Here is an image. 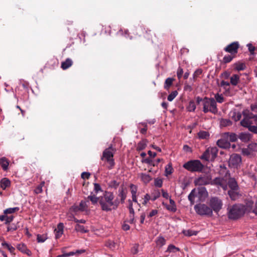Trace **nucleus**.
Masks as SVG:
<instances>
[{"label": "nucleus", "instance_id": "e433bc0d", "mask_svg": "<svg viewBox=\"0 0 257 257\" xmlns=\"http://www.w3.org/2000/svg\"><path fill=\"white\" fill-rule=\"evenodd\" d=\"M180 250L179 248L176 247L175 245L173 244H170L167 249L166 250V252H176L177 251H179Z\"/></svg>", "mask_w": 257, "mask_h": 257}, {"label": "nucleus", "instance_id": "6ab92c4d", "mask_svg": "<svg viewBox=\"0 0 257 257\" xmlns=\"http://www.w3.org/2000/svg\"><path fill=\"white\" fill-rule=\"evenodd\" d=\"M223 137L231 142H234L237 140V135L233 133H225L223 134Z\"/></svg>", "mask_w": 257, "mask_h": 257}, {"label": "nucleus", "instance_id": "338daca9", "mask_svg": "<svg viewBox=\"0 0 257 257\" xmlns=\"http://www.w3.org/2000/svg\"><path fill=\"white\" fill-rule=\"evenodd\" d=\"M17 228H18V227L16 226V225H15L14 224H12L9 225L7 227V231H15V230H17Z\"/></svg>", "mask_w": 257, "mask_h": 257}, {"label": "nucleus", "instance_id": "a878e982", "mask_svg": "<svg viewBox=\"0 0 257 257\" xmlns=\"http://www.w3.org/2000/svg\"><path fill=\"white\" fill-rule=\"evenodd\" d=\"M11 185V181L7 178H4L1 180V187L3 190H5L7 188Z\"/></svg>", "mask_w": 257, "mask_h": 257}, {"label": "nucleus", "instance_id": "680f3d73", "mask_svg": "<svg viewBox=\"0 0 257 257\" xmlns=\"http://www.w3.org/2000/svg\"><path fill=\"white\" fill-rule=\"evenodd\" d=\"M183 74V70L181 67H179L178 68L177 72V77L179 79H181V78Z\"/></svg>", "mask_w": 257, "mask_h": 257}, {"label": "nucleus", "instance_id": "c756f323", "mask_svg": "<svg viewBox=\"0 0 257 257\" xmlns=\"http://www.w3.org/2000/svg\"><path fill=\"white\" fill-rule=\"evenodd\" d=\"M173 78H167L165 81L164 87L165 89L168 90L172 85L173 82L174 81Z\"/></svg>", "mask_w": 257, "mask_h": 257}, {"label": "nucleus", "instance_id": "864d4df0", "mask_svg": "<svg viewBox=\"0 0 257 257\" xmlns=\"http://www.w3.org/2000/svg\"><path fill=\"white\" fill-rule=\"evenodd\" d=\"M139 29L141 30L142 31L143 30H145V32H146V35L145 36V37L148 39V40H150L151 39V38L150 37V36L151 35V30H146L145 28H142V27H140L139 28Z\"/></svg>", "mask_w": 257, "mask_h": 257}, {"label": "nucleus", "instance_id": "0eeeda50", "mask_svg": "<svg viewBox=\"0 0 257 257\" xmlns=\"http://www.w3.org/2000/svg\"><path fill=\"white\" fill-rule=\"evenodd\" d=\"M209 204L212 210L217 213L222 208L223 203L219 198L213 197L210 199Z\"/></svg>", "mask_w": 257, "mask_h": 257}, {"label": "nucleus", "instance_id": "052dcab7", "mask_svg": "<svg viewBox=\"0 0 257 257\" xmlns=\"http://www.w3.org/2000/svg\"><path fill=\"white\" fill-rule=\"evenodd\" d=\"M230 85V83L227 81H225L224 80H222L219 84L220 87H224V89H226V87L229 86Z\"/></svg>", "mask_w": 257, "mask_h": 257}, {"label": "nucleus", "instance_id": "39448f33", "mask_svg": "<svg viewBox=\"0 0 257 257\" xmlns=\"http://www.w3.org/2000/svg\"><path fill=\"white\" fill-rule=\"evenodd\" d=\"M194 209L196 212L200 215L212 216L213 215L212 209L205 204L196 205L194 206Z\"/></svg>", "mask_w": 257, "mask_h": 257}, {"label": "nucleus", "instance_id": "4c0bfd02", "mask_svg": "<svg viewBox=\"0 0 257 257\" xmlns=\"http://www.w3.org/2000/svg\"><path fill=\"white\" fill-rule=\"evenodd\" d=\"M141 179L144 183L147 184L152 180V178L149 175L143 173L141 174Z\"/></svg>", "mask_w": 257, "mask_h": 257}, {"label": "nucleus", "instance_id": "3c124183", "mask_svg": "<svg viewBox=\"0 0 257 257\" xmlns=\"http://www.w3.org/2000/svg\"><path fill=\"white\" fill-rule=\"evenodd\" d=\"M119 183L115 180L111 181L109 183V186L111 188L116 189L119 186Z\"/></svg>", "mask_w": 257, "mask_h": 257}, {"label": "nucleus", "instance_id": "de8ad7c7", "mask_svg": "<svg viewBox=\"0 0 257 257\" xmlns=\"http://www.w3.org/2000/svg\"><path fill=\"white\" fill-rule=\"evenodd\" d=\"M47 238L46 234H43L37 235V239L38 242H44Z\"/></svg>", "mask_w": 257, "mask_h": 257}, {"label": "nucleus", "instance_id": "4d7b16f0", "mask_svg": "<svg viewBox=\"0 0 257 257\" xmlns=\"http://www.w3.org/2000/svg\"><path fill=\"white\" fill-rule=\"evenodd\" d=\"M198 193L200 196H206L207 194V192L205 187H202L199 189Z\"/></svg>", "mask_w": 257, "mask_h": 257}, {"label": "nucleus", "instance_id": "1a4fd4ad", "mask_svg": "<svg viewBox=\"0 0 257 257\" xmlns=\"http://www.w3.org/2000/svg\"><path fill=\"white\" fill-rule=\"evenodd\" d=\"M241 163V157L240 155L237 154H232L229 158L228 164L229 167L237 168L240 166Z\"/></svg>", "mask_w": 257, "mask_h": 257}, {"label": "nucleus", "instance_id": "a19ab883", "mask_svg": "<svg viewBox=\"0 0 257 257\" xmlns=\"http://www.w3.org/2000/svg\"><path fill=\"white\" fill-rule=\"evenodd\" d=\"M19 210V208L18 207H14V208H9L4 210V214H12Z\"/></svg>", "mask_w": 257, "mask_h": 257}, {"label": "nucleus", "instance_id": "7ed1b4c3", "mask_svg": "<svg viewBox=\"0 0 257 257\" xmlns=\"http://www.w3.org/2000/svg\"><path fill=\"white\" fill-rule=\"evenodd\" d=\"M202 106V111L204 113L210 112L216 114L218 112L217 103L214 98L208 97H204Z\"/></svg>", "mask_w": 257, "mask_h": 257}, {"label": "nucleus", "instance_id": "f704fd0d", "mask_svg": "<svg viewBox=\"0 0 257 257\" xmlns=\"http://www.w3.org/2000/svg\"><path fill=\"white\" fill-rule=\"evenodd\" d=\"M182 233L185 235L188 236H191L192 235H196L198 232L196 231L192 230L191 229L183 230Z\"/></svg>", "mask_w": 257, "mask_h": 257}, {"label": "nucleus", "instance_id": "09e8293b", "mask_svg": "<svg viewBox=\"0 0 257 257\" xmlns=\"http://www.w3.org/2000/svg\"><path fill=\"white\" fill-rule=\"evenodd\" d=\"M146 144L145 141H142L139 143L137 147V150L138 151H142L145 149L146 147Z\"/></svg>", "mask_w": 257, "mask_h": 257}, {"label": "nucleus", "instance_id": "f3484780", "mask_svg": "<svg viewBox=\"0 0 257 257\" xmlns=\"http://www.w3.org/2000/svg\"><path fill=\"white\" fill-rule=\"evenodd\" d=\"M232 67L235 71H240L246 69V66L244 62L238 61L232 65Z\"/></svg>", "mask_w": 257, "mask_h": 257}, {"label": "nucleus", "instance_id": "a211bd4d", "mask_svg": "<svg viewBox=\"0 0 257 257\" xmlns=\"http://www.w3.org/2000/svg\"><path fill=\"white\" fill-rule=\"evenodd\" d=\"M217 145L222 148H227L229 147L230 144L226 138H223L218 140L217 142Z\"/></svg>", "mask_w": 257, "mask_h": 257}, {"label": "nucleus", "instance_id": "a18cd8bd", "mask_svg": "<svg viewBox=\"0 0 257 257\" xmlns=\"http://www.w3.org/2000/svg\"><path fill=\"white\" fill-rule=\"evenodd\" d=\"M221 125L223 126H230L232 125V122L228 119H222L220 121Z\"/></svg>", "mask_w": 257, "mask_h": 257}, {"label": "nucleus", "instance_id": "79ce46f5", "mask_svg": "<svg viewBox=\"0 0 257 257\" xmlns=\"http://www.w3.org/2000/svg\"><path fill=\"white\" fill-rule=\"evenodd\" d=\"M173 169L172 166V164H168L165 167L166 175L168 176L171 175L173 173Z\"/></svg>", "mask_w": 257, "mask_h": 257}, {"label": "nucleus", "instance_id": "4be33fe9", "mask_svg": "<svg viewBox=\"0 0 257 257\" xmlns=\"http://www.w3.org/2000/svg\"><path fill=\"white\" fill-rule=\"evenodd\" d=\"M73 64V61L70 58H67L64 61L61 63V67L63 70H66L70 67Z\"/></svg>", "mask_w": 257, "mask_h": 257}, {"label": "nucleus", "instance_id": "ddd939ff", "mask_svg": "<svg viewBox=\"0 0 257 257\" xmlns=\"http://www.w3.org/2000/svg\"><path fill=\"white\" fill-rule=\"evenodd\" d=\"M86 250L83 249H77L76 251H70L69 252H65L62 250L63 253L58 255V257H69L74 255H79L80 254L85 252Z\"/></svg>", "mask_w": 257, "mask_h": 257}, {"label": "nucleus", "instance_id": "ea45409f", "mask_svg": "<svg viewBox=\"0 0 257 257\" xmlns=\"http://www.w3.org/2000/svg\"><path fill=\"white\" fill-rule=\"evenodd\" d=\"M195 189H193L191 191V192L190 193V194L188 195V200L190 201V203L191 205H193L195 203L194 199L195 197Z\"/></svg>", "mask_w": 257, "mask_h": 257}, {"label": "nucleus", "instance_id": "f03ea898", "mask_svg": "<svg viewBox=\"0 0 257 257\" xmlns=\"http://www.w3.org/2000/svg\"><path fill=\"white\" fill-rule=\"evenodd\" d=\"M247 211V208L244 205L235 204L228 210V217L229 219L235 220L242 216Z\"/></svg>", "mask_w": 257, "mask_h": 257}, {"label": "nucleus", "instance_id": "6e6d98bb", "mask_svg": "<svg viewBox=\"0 0 257 257\" xmlns=\"http://www.w3.org/2000/svg\"><path fill=\"white\" fill-rule=\"evenodd\" d=\"M160 196V192L159 190L155 191L154 193H153V197L151 198L152 200L154 201L157 198H158Z\"/></svg>", "mask_w": 257, "mask_h": 257}, {"label": "nucleus", "instance_id": "6e6552de", "mask_svg": "<svg viewBox=\"0 0 257 257\" xmlns=\"http://www.w3.org/2000/svg\"><path fill=\"white\" fill-rule=\"evenodd\" d=\"M211 183V176L209 174L201 175L194 180L196 186H204L210 184Z\"/></svg>", "mask_w": 257, "mask_h": 257}, {"label": "nucleus", "instance_id": "7c9ffc66", "mask_svg": "<svg viewBox=\"0 0 257 257\" xmlns=\"http://www.w3.org/2000/svg\"><path fill=\"white\" fill-rule=\"evenodd\" d=\"M240 139L243 142H247L250 139V135L247 133H241L238 136Z\"/></svg>", "mask_w": 257, "mask_h": 257}, {"label": "nucleus", "instance_id": "dca6fc26", "mask_svg": "<svg viewBox=\"0 0 257 257\" xmlns=\"http://www.w3.org/2000/svg\"><path fill=\"white\" fill-rule=\"evenodd\" d=\"M17 248L22 253L26 254L28 256H31V251L27 248L26 245L24 243H20L18 244Z\"/></svg>", "mask_w": 257, "mask_h": 257}, {"label": "nucleus", "instance_id": "72a5a7b5", "mask_svg": "<svg viewBox=\"0 0 257 257\" xmlns=\"http://www.w3.org/2000/svg\"><path fill=\"white\" fill-rule=\"evenodd\" d=\"M237 190H230L228 191V194L232 200H235L238 197V193Z\"/></svg>", "mask_w": 257, "mask_h": 257}, {"label": "nucleus", "instance_id": "f8f14e48", "mask_svg": "<svg viewBox=\"0 0 257 257\" xmlns=\"http://www.w3.org/2000/svg\"><path fill=\"white\" fill-rule=\"evenodd\" d=\"M118 197L120 198V202L121 204L124 203V201L126 198V195L127 193V190L126 188L124 187L123 185H121L120 187L119 188L118 191Z\"/></svg>", "mask_w": 257, "mask_h": 257}, {"label": "nucleus", "instance_id": "f257e3e1", "mask_svg": "<svg viewBox=\"0 0 257 257\" xmlns=\"http://www.w3.org/2000/svg\"><path fill=\"white\" fill-rule=\"evenodd\" d=\"M114 195L112 192L105 191L102 196L99 197V204L102 210L108 212L115 210L119 205L118 198L114 200Z\"/></svg>", "mask_w": 257, "mask_h": 257}, {"label": "nucleus", "instance_id": "c9c22d12", "mask_svg": "<svg viewBox=\"0 0 257 257\" xmlns=\"http://www.w3.org/2000/svg\"><path fill=\"white\" fill-rule=\"evenodd\" d=\"M88 200L81 201L79 206L80 211H84L88 207Z\"/></svg>", "mask_w": 257, "mask_h": 257}, {"label": "nucleus", "instance_id": "b1692460", "mask_svg": "<svg viewBox=\"0 0 257 257\" xmlns=\"http://www.w3.org/2000/svg\"><path fill=\"white\" fill-rule=\"evenodd\" d=\"M240 81V76L238 74H233L230 78V83L233 86H236Z\"/></svg>", "mask_w": 257, "mask_h": 257}, {"label": "nucleus", "instance_id": "58836bf2", "mask_svg": "<svg viewBox=\"0 0 257 257\" xmlns=\"http://www.w3.org/2000/svg\"><path fill=\"white\" fill-rule=\"evenodd\" d=\"M162 204L163 206H165L166 209L170 211H172L173 212H176L177 208L176 207V205H168L165 202H163Z\"/></svg>", "mask_w": 257, "mask_h": 257}, {"label": "nucleus", "instance_id": "49530a36", "mask_svg": "<svg viewBox=\"0 0 257 257\" xmlns=\"http://www.w3.org/2000/svg\"><path fill=\"white\" fill-rule=\"evenodd\" d=\"M178 92L176 90L172 91L167 97V99L169 101H172L178 95Z\"/></svg>", "mask_w": 257, "mask_h": 257}, {"label": "nucleus", "instance_id": "393cba45", "mask_svg": "<svg viewBox=\"0 0 257 257\" xmlns=\"http://www.w3.org/2000/svg\"><path fill=\"white\" fill-rule=\"evenodd\" d=\"M235 57V55L231 54L226 55L224 56L222 60H220V62L221 64H227L230 63Z\"/></svg>", "mask_w": 257, "mask_h": 257}, {"label": "nucleus", "instance_id": "13d9d810", "mask_svg": "<svg viewBox=\"0 0 257 257\" xmlns=\"http://www.w3.org/2000/svg\"><path fill=\"white\" fill-rule=\"evenodd\" d=\"M130 189L132 195H136L137 192V187L134 184H131Z\"/></svg>", "mask_w": 257, "mask_h": 257}, {"label": "nucleus", "instance_id": "9d476101", "mask_svg": "<svg viewBox=\"0 0 257 257\" xmlns=\"http://www.w3.org/2000/svg\"><path fill=\"white\" fill-rule=\"evenodd\" d=\"M239 47V44L238 42H233L231 44L227 45L224 48V50L229 54L235 55L238 52V50Z\"/></svg>", "mask_w": 257, "mask_h": 257}, {"label": "nucleus", "instance_id": "e2e57ef3", "mask_svg": "<svg viewBox=\"0 0 257 257\" xmlns=\"http://www.w3.org/2000/svg\"><path fill=\"white\" fill-rule=\"evenodd\" d=\"M230 73L228 71H225L221 74L220 77L225 79H227L230 77Z\"/></svg>", "mask_w": 257, "mask_h": 257}, {"label": "nucleus", "instance_id": "2f4dec72", "mask_svg": "<svg viewBox=\"0 0 257 257\" xmlns=\"http://www.w3.org/2000/svg\"><path fill=\"white\" fill-rule=\"evenodd\" d=\"M198 137L200 139H207L209 138V134L206 131H200L198 133Z\"/></svg>", "mask_w": 257, "mask_h": 257}, {"label": "nucleus", "instance_id": "473e14b6", "mask_svg": "<svg viewBox=\"0 0 257 257\" xmlns=\"http://www.w3.org/2000/svg\"><path fill=\"white\" fill-rule=\"evenodd\" d=\"M196 108L195 102L193 100H191L189 102V104L187 107L188 111L193 112L195 110Z\"/></svg>", "mask_w": 257, "mask_h": 257}, {"label": "nucleus", "instance_id": "20e7f679", "mask_svg": "<svg viewBox=\"0 0 257 257\" xmlns=\"http://www.w3.org/2000/svg\"><path fill=\"white\" fill-rule=\"evenodd\" d=\"M183 167L191 172H201L204 166L199 160H192L184 163Z\"/></svg>", "mask_w": 257, "mask_h": 257}, {"label": "nucleus", "instance_id": "cd10ccee", "mask_svg": "<svg viewBox=\"0 0 257 257\" xmlns=\"http://www.w3.org/2000/svg\"><path fill=\"white\" fill-rule=\"evenodd\" d=\"M75 229L77 232L81 233H86L88 232L87 227H85L84 226L77 224L75 226Z\"/></svg>", "mask_w": 257, "mask_h": 257}, {"label": "nucleus", "instance_id": "5701e85b", "mask_svg": "<svg viewBox=\"0 0 257 257\" xmlns=\"http://www.w3.org/2000/svg\"><path fill=\"white\" fill-rule=\"evenodd\" d=\"M241 115L240 112H237L235 110L231 111L229 113L230 116L235 121L239 120L241 118Z\"/></svg>", "mask_w": 257, "mask_h": 257}, {"label": "nucleus", "instance_id": "c03bdc74", "mask_svg": "<svg viewBox=\"0 0 257 257\" xmlns=\"http://www.w3.org/2000/svg\"><path fill=\"white\" fill-rule=\"evenodd\" d=\"M165 243H166L165 239L162 236L159 237L157 238V240H156V244L159 247H162L163 245H164L165 244Z\"/></svg>", "mask_w": 257, "mask_h": 257}, {"label": "nucleus", "instance_id": "c85d7f7f", "mask_svg": "<svg viewBox=\"0 0 257 257\" xmlns=\"http://www.w3.org/2000/svg\"><path fill=\"white\" fill-rule=\"evenodd\" d=\"M86 200H88V202L90 201L93 205H95L98 202L99 203V197H97L95 195H91L86 198Z\"/></svg>", "mask_w": 257, "mask_h": 257}, {"label": "nucleus", "instance_id": "412c9836", "mask_svg": "<svg viewBox=\"0 0 257 257\" xmlns=\"http://www.w3.org/2000/svg\"><path fill=\"white\" fill-rule=\"evenodd\" d=\"M228 185L230 190H237L238 189L237 182L233 178H230L229 179Z\"/></svg>", "mask_w": 257, "mask_h": 257}, {"label": "nucleus", "instance_id": "774afa93", "mask_svg": "<svg viewBox=\"0 0 257 257\" xmlns=\"http://www.w3.org/2000/svg\"><path fill=\"white\" fill-rule=\"evenodd\" d=\"M151 199V197H150V196L148 194H146L145 196H144V198H143V202H142V204L143 205H146L147 202L149 201V200Z\"/></svg>", "mask_w": 257, "mask_h": 257}, {"label": "nucleus", "instance_id": "603ef678", "mask_svg": "<svg viewBox=\"0 0 257 257\" xmlns=\"http://www.w3.org/2000/svg\"><path fill=\"white\" fill-rule=\"evenodd\" d=\"M70 211L76 214L78 212L80 211V209L78 205H74L70 208Z\"/></svg>", "mask_w": 257, "mask_h": 257}, {"label": "nucleus", "instance_id": "37998d69", "mask_svg": "<svg viewBox=\"0 0 257 257\" xmlns=\"http://www.w3.org/2000/svg\"><path fill=\"white\" fill-rule=\"evenodd\" d=\"M214 99L216 101V102H217L218 103H221L224 101V98L222 94H220L219 93H216L214 96Z\"/></svg>", "mask_w": 257, "mask_h": 257}, {"label": "nucleus", "instance_id": "9b49d317", "mask_svg": "<svg viewBox=\"0 0 257 257\" xmlns=\"http://www.w3.org/2000/svg\"><path fill=\"white\" fill-rule=\"evenodd\" d=\"M101 160L103 162L102 166L106 167L109 170L113 169L114 167L115 162L114 159L101 157Z\"/></svg>", "mask_w": 257, "mask_h": 257}, {"label": "nucleus", "instance_id": "aec40b11", "mask_svg": "<svg viewBox=\"0 0 257 257\" xmlns=\"http://www.w3.org/2000/svg\"><path fill=\"white\" fill-rule=\"evenodd\" d=\"M210 184L213 185H219L224 190L226 189V186L224 185L223 184V179L219 177H216L213 180L211 179V183Z\"/></svg>", "mask_w": 257, "mask_h": 257}, {"label": "nucleus", "instance_id": "8fccbe9b", "mask_svg": "<svg viewBox=\"0 0 257 257\" xmlns=\"http://www.w3.org/2000/svg\"><path fill=\"white\" fill-rule=\"evenodd\" d=\"M202 73V70L201 69H197L194 73L193 75V78L194 81H195L197 78L199 77L200 75H201Z\"/></svg>", "mask_w": 257, "mask_h": 257}, {"label": "nucleus", "instance_id": "69168bd1", "mask_svg": "<svg viewBox=\"0 0 257 257\" xmlns=\"http://www.w3.org/2000/svg\"><path fill=\"white\" fill-rule=\"evenodd\" d=\"M138 247L139 245L138 244H135L133 247L132 248L131 252L132 253L135 254L138 252Z\"/></svg>", "mask_w": 257, "mask_h": 257}, {"label": "nucleus", "instance_id": "4468645a", "mask_svg": "<svg viewBox=\"0 0 257 257\" xmlns=\"http://www.w3.org/2000/svg\"><path fill=\"white\" fill-rule=\"evenodd\" d=\"M113 155L114 149L110 146L103 151L101 157L113 159Z\"/></svg>", "mask_w": 257, "mask_h": 257}, {"label": "nucleus", "instance_id": "bb28decb", "mask_svg": "<svg viewBox=\"0 0 257 257\" xmlns=\"http://www.w3.org/2000/svg\"><path fill=\"white\" fill-rule=\"evenodd\" d=\"M9 165V162L6 158L3 157L0 159V165L4 171L8 170Z\"/></svg>", "mask_w": 257, "mask_h": 257}, {"label": "nucleus", "instance_id": "0e129e2a", "mask_svg": "<svg viewBox=\"0 0 257 257\" xmlns=\"http://www.w3.org/2000/svg\"><path fill=\"white\" fill-rule=\"evenodd\" d=\"M94 191L96 193H97L99 191H101V187L99 184L94 183Z\"/></svg>", "mask_w": 257, "mask_h": 257}, {"label": "nucleus", "instance_id": "bf43d9fd", "mask_svg": "<svg viewBox=\"0 0 257 257\" xmlns=\"http://www.w3.org/2000/svg\"><path fill=\"white\" fill-rule=\"evenodd\" d=\"M163 185V181L161 179L157 178L155 180V185L158 187H161Z\"/></svg>", "mask_w": 257, "mask_h": 257}, {"label": "nucleus", "instance_id": "5fc2aeb1", "mask_svg": "<svg viewBox=\"0 0 257 257\" xmlns=\"http://www.w3.org/2000/svg\"><path fill=\"white\" fill-rule=\"evenodd\" d=\"M251 123H249L248 126H245L247 127L249 131L257 134V126L251 125Z\"/></svg>", "mask_w": 257, "mask_h": 257}, {"label": "nucleus", "instance_id": "2eb2a0df", "mask_svg": "<svg viewBox=\"0 0 257 257\" xmlns=\"http://www.w3.org/2000/svg\"><path fill=\"white\" fill-rule=\"evenodd\" d=\"M249 111L247 110L243 111L242 115L243 119L240 121V125L242 126H247L249 123H252V121H248L247 117L249 115Z\"/></svg>", "mask_w": 257, "mask_h": 257}, {"label": "nucleus", "instance_id": "423d86ee", "mask_svg": "<svg viewBox=\"0 0 257 257\" xmlns=\"http://www.w3.org/2000/svg\"><path fill=\"white\" fill-rule=\"evenodd\" d=\"M218 151V149L215 147L208 148L203 153L202 155L201 156L200 159L205 161L210 160L213 161L217 157Z\"/></svg>", "mask_w": 257, "mask_h": 257}]
</instances>
